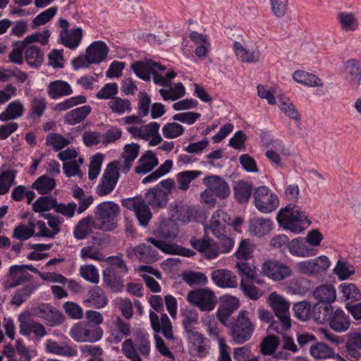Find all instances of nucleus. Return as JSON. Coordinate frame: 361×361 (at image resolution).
<instances>
[{
    "instance_id": "obj_1",
    "label": "nucleus",
    "mask_w": 361,
    "mask_h": 361,
    "mask_svg": "<svg viewBox=\"0 0 361 361\" xmlns=\"http://www.w3.org/2000/svg\"><path fill=\"white\" fill-rule=\"evenodd\" d=\"M108 266L102 271L104 286L114 293H118L124 287L123 277L128 273V267L123 258V254L105 258Z\"/></svg>"
},
{
    "instance_id": "obj_21",
    "label": "nucleus",
    "mask_w": 361,
    "mask_h": 361,
    "mask_svg": "<svg viewBox=\"0 0 361 361\" xmlns=\"http://www.w3.org/2000/svg\"><path fill=\"white\" fill-rule=\"evenodd\" d=\"M235 267L240 281H252L257 284L264 283L263 280L257 277V267L254 264L246 260H240L236 262Z\"/></svg>"
},
{
    "instance_id": "obj_50",
    "label": "nucleus",
    "mask_w": 361,
    "mask_h": 361,
    "mask_svg": "<svg viewBox=\"0 0 361 361\" xmlns=\"http://www.w3.org/2000/svg\"><path fill=\"white\" fill-rule=\"evenodd\" d=\"M310 354L317 360L331 358L335 353L331 348L324 343H317L310 348Z\"/></svg>"
},
{
    "instance_id": "obj_13",
    "label": "nucleus",
    "mask_w": 361,
    "mask_h": 361,
    "mask_svg": "<svg viewBox=\"0 0 361 361\" xmlns=\"http://www.w3.org/2000/svg\"><path fill=\"white\" fill-rule=\"evenodd\" d=\"M151 326L155 333H161L169 341H174L173 326L170 319L166 314H161V317L153 311L149 312Z\"/></svg>"
},
{
    "instance_id": "obj_43",
    "label": "nucleus",
    "mask_w": 361,
    "mask_h": 361,
    "mask_svg": "<svg viewBox=\"0 0 361 361\" xmlns=\"http://www.w3.org/2000/svg\"><path fill=\"white\" fill-rule=\"evenodd\" d=\"M85 302L92 303L93 307L100 309L105 307L108 303V298L104 290L99 286H94L88 292V298Z\"/></svg>"
},
{
    "instance_id": "obj_4",
    "label": "nucleus",
    "mask_w": 361,
    "mask_h": 361,
    "mask_svg": "<svg viewBox=\"0 0 361 361\" xmlns=\"http://www.w3.org/2000/svg\"><path fill=\"white\" fill-rule=\"evenodd\" d=\"M276 219L280 227L285 230H290L294 233H300L304 231V228L301 226V224L304 221L307 225L311 224L307 216L295 204H288L281 209Z\"/></svg>"
},
{
    "instance_id": "obj_53",
    "label": "nucleus",
    "mask_w": 361,
    "mask_h": 361,
    "mask_svg": "<svg viewBox=\"0 0 361 361\" xmlns=\"http://www.w3.org/2000/svg\"><path fill=\"white\" fill-rule=\"evenodd\" d=\"M47 107L46 100L43 97H35L32 99L28 118L30 119L41 117Z\"/></svg>"
},
{
    "instance_id": "obj_5",
    "label": "nucleus",
    "mask_w": 361,
    "mask_h": 361,
    "mask_svg": "<svg viewBox=\"0 0 361 361\" xmlns=\"http://www.w3.org/2000/svg\"><path fill=\"white\" fill-rule=\"evenodd\" d=\"M255 325L248 317L245 310H241L230 324V335L236 344L248 341L254 332Z\"/></svg>"
},
{
    "instance_id": "obj_44",
    "label": "nucleus",
    "mask_w": 361,
    "mask_h": 361,
    "mask_svg": "<svg viewBox=\"0 0 361 361\" xmlns=\"http://www.w3.org/2000/svg\"><path fill=\"white\" fill-rule=\"evenodd\" d=\"M46 349L49 353L68 357L73 356L77 353V351L67 343L59 344L51 340L47 341Z\"/></svg>"
},
{
    "instance_id": "obj_6",
    "label": "nucleus",
    "mask_w": 361,
    "mask_h": 361,
    "mask_svg": "<svg viewBox=\"0 0 361 361\" xmlns=\"http://www.w3.org/2000/svg\"><path fill=\"white\" fill-rule=\"evenodd\" d=\"M120 213V207L118 204L106 201L99 204L95 209V216L99 221L102 231H111L117 226L116 218Z\"/></svg>"
},
{
    "instance_id": "obj_17",
    "label": "nucleus",
    "mask_w": 361,
    "mask_h": 361,
    "mask_svg": "<svg viewBox=\"0 0 361 361\" xmlns=\"http://www.w3.org/2000/svg\"><path fill=\"white\" fill-rule=\"evenodd\" d=\"M264 275L275 281H280L291 274L290 269L286 264L276 261H267L262 267Z\"/></svg>"
},
{
    "instance_id": "obj_47",
    "label": "nucleus",
    "mask_w": 361,
    "mask_h": 361,
    "mask_svg": "<svg viewBox=\"0 0 361 361\" xmlns=\"http://www.w3.org/2000/svg\"><path fill=\"white\" fill-rule=\"evenodd\" d=\"M345 68L351 85L357 87L361 81V67L359 62L355 59H350L346 61Z\"/></svg>"
},
{
    "instance_id": "obj_20",
    "label": "nucleus",
    "mask_w": 361,
    "mask_h": 361,
    "mask_svg": "<svg viewBox=\"0 0 361 361\" xmlns=\"http://www.w3.org/2000/svg\"><path fill=\"white\" fill-rule=\"evenodd\" d=\"M183 317L182 325L188 337L192 339V337H197L201 340V334L197 332L194 327L198 322V314L194 309H185L181 312Z\"/></svg>"
},
{
    "instance_id": "obj_29",
    "label": "nucleus",
    "mask_w": 361,
    "mask_h": 361,
    "mask_svg": "<svg viewBox=\"0 0 361 361\" xmlns=\"http://www.w3.org/2000/svg\"><path fill=\"white\" fill-rule=\"evenodd\" d=\"M49 96L54 99L72 94L71 85L66 81L58 80L50 82L47 87Z\"/></svg>"
},
{
    "instance_id": "obj_33",
    "label": "nucleus",
    "mask_w": 361,
    "mask_h": 361,
    "mask_svg": "<svg viewBox=\"0 0 361 361\" xmlns=\"http://www.w3.org/2000/svg\"><path fill=\"white\" fill-rule=\"evenodd\" d=\"M313 297L318 302L331 304L336 298V289L331 284L321 285L313 291Z\"/></svg>"
},
{
    "instance_id": "obj_52",
    "label": "nucleus",
    "mask_w": 361,
    "mask_h": 361,
    "mask_svg": "<svg viewBox=\"0 0 361 361\" xmlns=\"http://www.w3.org/2000/svg\"><path fill=\"white\" fill-rule=\"evenodd\" d=\"M312 307L307 301L296 302L293 307L295 317L301 320L307 321L312 317Z\"/></svg>"
},
{
    "instance_id": "obj_58",
    "label": "nucleus",
    "mask_w": 361,
    "mask_h": 361,
    "mask_svg": "<svg viewBox=\"0 0 361 361\" xmlns=\"http://www.w3.org/2000/svg\"><path fill=\"white\" fill-rule=\"evenodd\" d=\"M138 207V210L135 209V216L139 221L140 225L143 227H146L152 217V214L150 211L149 206L143 199L142 200L141 203H140Z\"/></svg>"
},
{
    "instance_id": "obj_8",
    "label": "nucleus",
    "mask_w": 361,
    "mask_h": 361,
    "mask_svg": "<svg viewBox=\"0 0 361 361\" xmlns=\"http://www.w3.org/2000/svg\"><path fill=\"white\" fill-rule=\"evenodd\" d=\"M253 198L255 206L262 213L274 211L279 203L277 195L265 185L259 186L254 190Z\"/></svg>"
},
{
    "instance_id": "obj_2",
    "label": "nucleus",
    "mask_w": 361,
    "mask_h": 361,
    "mask_svg": "<svg viewBox=\"0 0 361 361\" xmlns=\"http://www.w3.org/2000/svg\"><path fill=\"white\" fill-rule=\"evenodd\" d=\"M131 68L138 78L145 81H149L152 75L154 82L163 87H169L171 80L176 76L173 71L163 76L161 73L166 69V66L151 59L135 61L131 65Z\"/></svg>"
},
{
    "instance_id": "obj_18",
    "label": "nucleus",
    "mask_w": 361,
    "mask_h": 361,
    "mask_svg": "<svg viewBox=\"0 0 361 361\" xmlns=\"http://www.w3.org/2000/svg\"><path fill=\"white\" fill-rule=\"evenodd\" d=\"M100 226L94 217L88 215L80 220L75 225L73 231V235L77 240L85 239L92 233L93 229L101 230Z\"/></svg>"
},
{
    "instance_id": "obj_36",
    "label": "nucleus",
    "mask_w": 361,
    "mask_h": 361,
    "mask_svg": "<svg viewBox=\"0 0 361 361\" xmlns=\"http://www.w3.org/2000/svg\"><path fill=\"white\" fill-rule=\"evenodd\" d=\"M25 59L30 67L37 68L44 62V53L39 47L28 46L25 51Z\"/></svg>"
},
{
    "instance_id": "obj_14",
    "label": "nucleus",
    "mask_w": 361,
    "mask_h": 361,
    "mask_svg": "<svg viewBox=\"0 0 361 361\" xmlns=\"http://www.w3.org/2000/svg\"><path fill=\"white\" fill-rule=\"evenodd\" d=\"M330 262L326 256L322 255L311 260L298 263L297 267L300 272L307 275H315L327 270Z\"/></svg>"
},
{
    "instance_id": "obj_3",
    "label": "nucleus",
    "mask_w": 361,
    "mask_h": 361,
    "mask_svg": "<svg viewBox=\"0 0 361 361\" xmlns=\"http://www.w3.org/2000/svg\"><path fill=\"white\" fill-rule=\"evenodd\" d=\"M269 303L277 318V320L273 321L270 324L269 329L283 334L291 327L289 302L282 296L274 292L269 297Z\"/></svg>"
},
{
    "instance_id": "obj_49",
    "label": "nucleus",
    "mask_w": 361,
    "mask_h": 361,
    "mask_svg": "<svg viewBox=\"0 0 361 361\" xmlns=\"http://www.w3.org/2000/svg\"><path fill=\"white\" fill-rule=\"evenodd\" d=\"M140 151L138 144H128L124 147V152L122 155L124 163V171L128 172L133 165V162L137 158Z\"/></svg>"
},
{
    "instance_id": "obj_35",
    "label": "nucleus",
    "mask_w": 361,
    "mask_h": 361,
    "mask_svg": "<svg viewBox=\"0 0 361 361\" xmlns=\"http://www.w3.org/2000/svg\"><path fill=\"white\" fill-rule=\"evenodd\" d=\"M306 240L302 238L293 239L289 243L288 250L291 255L298 257H310L314 255V250L307 247Z\"/></svg>"
},
{
    "instance_id": "obj_22",
    "label": "nucleus",
    "mask_w": 361,
    "mask_h": 361,
    "mask_svg": "<svg viewBox=\"0 0 361 361\" xmlns=\"http://www.w3.org/2000/svg\"><path fill=\"white\" fill-rule=\"evenodd\" d=\"M145 202L153 209L164 207L168 203V193L159 187L150 188L144 197Z\"/></svg>"
},
{
    "instance_id": "obj_41",
    "label": "nucleus",
    "mask_w": 361,
    "mask_h": 361,
    "mask_svg": "<svg viewBox=\"0 0 361 361\" xmlns=\"http://www.w3.org/2000/svg\"><path fill=\"white\" fill-rule=\"evenodd\" d=\"M293 78L297 82L309 87H322L324 85L319 78L303 71H296L293 73Z\"/></svg>"
},
{
    "instance_id": "obj_57",
    "label": "nucleus",
    "mask_w": 361,
    "mask_h": 361,
    "mask_svg": "<svg viewBox=\"0 0 361 361\" xmlns=\"http://www.w3.org/2000/svg\"><path fill=\"white\" fill-rule=\"evenodd\" d=\"M183 279L190 287L205 285L208 281L204 274L193 271L184 273Z\"/></svg>"
},
{
    "instance_id": "obj_63",
    "label": "nucleus",
    "mask_w": 361,
    "mask_h": 361,
    "mask_svg": "<svg viewBox=\"0 0 361 361\" xmlns=\"http://www.w3.org/2000/svg\"><path fill=\"white\" fill-rule=\"evenodd\" d=\"M162 133L165 137L175 139L183 134L184 128L176 122L167 123L163 126Z\"/></svg>"
},
{
    "instance_id": "obj_51",
    "label": "nucleus",
    "mask_w": 361,
    "mask_h": 361,
    "mask_svg": "<svg viewBox=\"0 0 361 361\" xmlns=\"http://www.w3.org/2000/svg\"><path fill=\"white\" fill-rule=\"evenodd\" d=\"M201 174L200 171H184L178 173L176 176L178 188L183 191L187 190L190 183Z\"/></svg>"
},
{
    "instance_id": "obj_15",
    "label": "nucleus",
    "mask_w": 361,
    "mask_h": 361,
    "mask_svg": "<svg viewBox=\"0 0 361 361\" xmlns=\"http://www.w3.org/2000/svg\"><path fill=\"white\" fill-rule=\"evenodd\" d=\"M126 255L130 259L137 257L140 261L145 263H152L159 259L157 251L145 243L128 247Z\"/></svg>"
},
{
    "instance_id": "obj_16",
    "label": "nucleus",
    "mask_w": 361,
    "mask_h": 361,
    "mask_svg": "<svg viewBox=\"0 0 361 361\" xmlns=\"http://www.w3.org/2000/svg\"><path fill=\"white\" fill-rule=\"evenodd\" d=\"M202 181L208 190L220 199L228 197L231 193L228 184L221 177L213 175L205 177Z\"/></svg>"
},
{
    "instance_id": "obj_30",
    "label": "nucleus",
    "mask_w": 361,
    "mask_h": 361,
    "mask_svg": "<svg viewBox=\"0 0 361 361\" xmlns=\"http://www.w3.org/2000/svg\"><path fill=\"white\" fill-rule=\"evenodd\" d=\"M272 228V221L269 219L255 218L250 221L249 231L257 237L268 234Z\"/></svg>"
},
{
    "instance_id": "obj_24",
    "label": "nucleus",
    "mask_w": 361,
    "mask_h": 361,
    "mask_svg": "<svg viewBox=\"0 0 361 361\" xmlns=\"http://www.w3.org/2000/svg\"><path fill=\"white\" fill-rule=\"evenodd\" d=\"M214 283L221 288H235L238 286L236 276L227 269H216L212 273Z\"/></svg>"
},
{
    "instance_id": "obj_11",
    "label": "nucleus",
    "mask_w": 361,
    "mask_h": 361,
    "mask_svg": "<svg viewBox=\"0 0 361 361\" xmlns=\"http://www.w3.org/2000/svg\"><path fill=\"white\" fill-rule=\"evenodd\" d=\"M137 343L134 344L132 339H126L122 344L123 353L132 361H142L137 350L143 356H148L150 353V344L148 337L145 335L139 336Z\"/></svg>"
},
{
    "instance_id": "obj_60",
    "label": "nucleus",
    "mask_w": 361,
    "mask_h": 361,
    "mask_svg": "<svg viewBox=\"0 0 361 361\" xmlns=\"http://www.w3.org/2000/svg\"><path fill=\"white\" fill-rule=\"evenodd\" d=\"M279 107L290 118L296 121L300 120L298 111L288 98L281 97L279 99Z\"/></svg>"
},
{
    "instance_id": "obj_12",
    "label": "nucleus",
    "mask_w": 361,
    "mask_h": 361,
    "mask_svg": "<svg viewBox=\"0 0 361 361\" xmlns=\"http://www.w3.org/2000/svg\"><path fill=\"white\" fill-rule=\"evenodd\" d=\"M20 322V334L23 336H28L33 333L36 337L42 338L47 334L44 326L39 323L30 319V312L28 311L21 313L18 316Z\"/></svg>"
},
{
    "instance_id": "obj_9",
    "label": "nucleus",
    "mask_w": 361,
    "mask_h": 361,
    "mask_svg": "<svg viewBox=\"0 0 361 361\" xmlns=\"http://www.w3.org/2000/svg\"><path fill=\"white\" fill-rule=\"evenodd\" d=\"M70 335L77 342L94 343L102 338L103 330L98 326L78 322L72 327Z\"/></svg>"
},
{
    "instance_id": "obj_45",
    "label": "nucleus",
    "mask_w": 361,
    "mask_h": 361,
    "mask_svg": "<svg viewBox=\"0 0 361 361\" xmlns=\"http://www.w3.org/2000/svg\"><path fill=\"white\" fill-rule=\"evenodd\" d=\"M56 204L57 200L55 197L52 195L41 196L32 204V209L38 213H42L51 209L55 211Z\"/></svg>"
},
{
    "instance_id": "obj_31",
    "label": "nucleus",
    "mask_w": 361,
    "mask_h": 361,
    "mask_svg": "<svg viewBox=\"0 0 361 361\" xmlns=\"http://www.w3.org/2000/svg\"><path fill=\"white\" fill-rule=\"evenodd\" d=\"M91 111L92 108L89 105L75 108L66 114L64 122L71 126L76 125L84 121Z\"/></svg>"
},
{
    "instance_id": "obj_64",
    "label": "nucleus",
    "mask_w": 361,
    "mask_h": 361,
    "mask_svg": "<svg viewBox=\"0 0 361 361\" xmlns=\"http://www.w3.org/2000/svg\"><path fill=\"white\" fill-rule=\"evenodd\" d=\"M13 49L8 55L9 61L16 64L21 65L23 63V52L26 49V46L22 41H16L13 42Z\"/></svg>"
},
{
    "instance_id": "obj_61",
    "label": "nucleus",
    "mask_w": 361,
    "mask_h": 361,
    "mask_svg": "<svg viewBox=\"0 0 361 361\" xmlns=\"http://www.w3.org/2000/svg\"><path fill=\"white\" fill-rule=\"evenodd\" d=\"M80 274L86 281L92 283H98L99 275L97 269L92 264L82 265L80 267Z\"/></svg>"
},
{
    "instance_id": "obj_37",
    "label": "nucleus",
    "mask_w": 361,
    "mask_h": 361,
    "mask_svg": "<svg viewBox=\"0 0 361 361\" xmlns=\"http://www.w3.org/2000/svg\"><path fill=\"white\" fill-rule=\"evenodd\" d=\"M347 336L345 348L348 353L355 358L359 357L360 353L357 349H361V329L350 331Z\"/></svg>"
},
{
    "instance_id": "obj_42",
    "label": "nucleus",
    "mask_w": 361,
    "mask_h": 361,
    "mask_svg": "<svg viewBox=\"0 0 361 361\" xmlns=\"http://www.w3.org/2000/svg\"><path fill=\"white\" fill-rule=\"evenodd\" d=\"M235 198L239 203H247L252 192V185L244 180L238 181L233 187Z\"/></svg>"
},
{
    "instance_id": "obj_46",
    "label": "nucleus",
    "mask_w": 361,
    "mask_h": 361,
    "mask_svg": "<svg viewBox=\"0 0 361 361\" xmlns=\"http://www.w3.org/2000/svg\"><path fill=\"white\" fill-rule=\"evenodd\" d=\"M177 219L183 223H188L197 218V211L192 206L180 203L175 207Z\"/></svg>"
},
{
    "instance_id": "obj_38",
    "label": "nucleus",
    "mask_w": 361,
    "mask_h": 361,
    "mask_svg": "<svg viewBox=\"0 0 361 361\" xmlns=\"http://www.w3.org/2000/svg\"><path fill=\"white\" fill-rule=\"evenodd\" d=\"M37 285L34 283H30L24 287L18 289L10 301V305L20 307L25 302L31 295L32 293L37 289Z\"/></svg>"
},
{
    "instance_id": "obj_23",
    "label": "nucleus",
    "mask_w": 361,
    "mask_h": 361,
    "mask_svg": "<svg viewBox=\"0 0 361 361\" xmlns=\"http://www.w3.org/2000/svg\"><path fill=\"white\" fill-rule=\"evenodd\" d=\"M109 48L102 41L94 42L86 49V56L88 63H99L107 56Z\"/></svg>"
},
{
    "instance_id": "obj_28",
    "label": "nucleus",
    "mask_w": 361,
    "mask_h": 361,
    "mask_svg": "<svg viewBox=\"0 0 361 361\" xmlns=\"http://www.w3.org/2000/svg\"><path fill=\"white\" fill-rule=\"evenodd\" d=\"M333 312L331 304L317 302L312 308V318L319 324L329 322Z\"/></svg>"
},
{
    "instance_id": "obj_27",
    "label": "nucleus",
    "mask_w": 361,
    "mask_h": 361,
    "mask_svg": "<svg viewBox=\"0 0 361 361\" xmlns=\"http://www.w3.org/2000/svg\"><path fill=\"white\" fill-rule=\"evenodd\" d=\"M139 162L140 165L135 168V172L137 174L150 172L159 164L157 157L152 150L146 151L140 158Z\"/></svg>"
},
{
    "instance_id": "obj_10",
    "label": "nucleus",
    "mask_w": 361,
    "mask_h": 361,
    "mask_svg": "<svg viewBox=\"0 0 361 361\" xmlns=\"http://www.w3.org/2000/svg\"><path fill=\"white\" fill-rule=\"evenodd\" d=\"M118 166L119 163L116 161L107 165L96 189V192L99 196L106 195L114 189L120 176Z\"/></svg>"
},
{
    "instance_id": "obj_26",
    "label": "nucleus",
    "mask_w": 361,
    "mask_h": 361,
    "mask_svg": "<svg viewBox=\"0 0 361 361\" xmlns=\"http://www.w3.org/2000/svg\"><path fill=\"white\" fill-rule=\"evenodd\" d=\"M329 324L331 329L337 332L345 331L350 327V320L349 317L341 309H336L333 312Z\"/></svg>"
},
{
    "instance_id": "obj_34",
    "label": "nucleus",
    "mask_w": 361,
    "mask_h": 361,
    "mask_svg": "<svg viewBox=\"0 0 361 361\" xmlns=\"http://www.w3.org/2000/svg\"><path fill=\"white\" fill-rule=\"evenodd\" d=\"M227 214L222 209H218L212 215L209 228L214 235L220 238L224 232Z\"/></svg>"
},
{
    "instance_id": "obj_62",
    "label": "nucleus",
    "mask_w": 361,
    "mask_h": 361,
    "mask_svg": "<svg viewBox=\"0 0 361 361\" xmlns=\"http://www.w3.org/2000/svg\"><path fill=\"white\" fill-rule=\"evenodd\" d=\"M339 288L345 300H350V302H353L361 298V293L353 283H342L340 285Z\"/></svg>"
},
{
    "instance_id": "obj_7",
    "label": "nucleus",
    "mask_w": 361,
    "mask_h": 361,
    "mask_svg": "<svg viewBox=\"0 0 361 361\" xmlns=\"http://www.w3.org/2000/svg\"><path fill=\"white\" fill-rule=\"evenodd\" d=\"M186 298L189 303L198 307L202 312L213 310L217 304V298L214 293L206 288H197L189 291Z\"/></svg>"
},
{
    "instance_id": "obj_40",
    "label": "nucleus",
    "mask_w": 361,
    "mask_h": 361,
    "mask_svg": "<svg viewBox=\"0 0 361 361\" xmlns=\"http://www.w3.org/2000/svg\"><path fill=\"white\" fill-rule=\"evenodd\" d=\"M82 36V30L80 27L73 29L71 33L66 31H61L60 33L61 44L71 49L79 45Z\"/></svg>"
},
{
    "instance_id": "obj_59",
    "label": "nucleus",
    "mask_w": 361,
    "mask_h": 361,
    "mask_svg": "<svg viewBox=\"0 0 361 361\" xmlns=\"http://www.w3.org/2000/svg\"><path fill=\"white\" fill-rule=\"evenodd\" d=\"M87 102L86 97L83 95H78L70 97L65 101L58 103L54 107V111H64L78 104H85Z\"/></svg>"
},
{
    "instance_id": "obj_32",
    "label": "nucleus",
    "mask_w": 361,
    "mask_h": 361,
    "mask_svg": "<svg viewBox=\"0 0 361 361\" xmlns=\"http://www.w3.org/2000/svg\"><path fill=\"white\" fill-rule=\"evenodd\" d=\"M24 111L25 107L22 102L16 99L9 103L6 109L0 114V121H8L16 119L23 116Z\"/></svg>"
},
{
    "instance_id": "obj_48",
    "label": "nucleus",
    "mask_w": 361,
    "mask_h": 361,
    "mask_svg": "<svg viewBox=\"0 0 361 361\" xmlns=\"http://www.w3.org/2000/svg\"><path fill=\"white\" fill-rule=\"evenodd\" d=\"M56 186V180L46 175L39 177L32 184V188L35 189L41 195L49 194Z\"/></svg>"
},
{
    "instance_id": "obj_25",
    "label": "nucleus",
    "mask_w": 361,
    "mask_h": 361,
    "mask_svg": "<svg viewBox=\"0 0 361 361\" xmlns=\"http://www.w3.org/2000/svg\"><path fill=\"white\" fill-rule=\"evenodd\" d=\"M37 311L39 317L42 318L50 326H55L63 322L64 317L63 314L51 306L47 304H42Z\"/></svg>"
},
{
    "instance_id": "obj_54",
    "label": "nucleus",
    "mask_w": 361,
    "mask_h": 361,
    "mask_svg": "<svg viewBox=\"0 0 361 361\" xmlns=\"http://www.w3.org/2000/svg\"><path fill=\"white\" fill-rule=\"evenodd\" d=\"M338 18L343 30L345 31H355L357 29V20L352 13H340L338 15Z\"/></svg>"
},
{
    "instance_id": "obj_39",
    "label": "nucleus",
    "mask_w": 361,
    "mask_h": 361,
    "mask_svg": "<svg viewBox=\"0 0 361 361\" xmlns=\"http://www.w3.org/2000/svg\"><path fill=\"white\" fill-rule=\"evenodd\" d=\"M233 49L235 56L243 62L255 63L259 61L261 54L257 49L250 52L238 42H234Z\"/></svg>"
},
{
    "instance_id": "obj_56",
    "label": "nucleus",
    "mask_w": 361,
    "mask_h": 361,
    "mask_svg": "<svg viewBox=\"0 0 361 361\" xmlns=\"http://www.w3.org/2000/svg\"><path fill=\"white\" fill-rule=\"evenodd\" d=\"M254 283H256L252 281H240V287L245 296L250 300H257L263 295V292Z\"/></svg>"
},
{
    "instance_id": "obj_19",
    "label": "nucleus",
    "mask_w": 361,
    "mask_h": 361,
    "mask_svg": "<svg viewBox=\"0 0 361 361\" xmlns=\"http://www.w3.org/2000/svg\"><path fill=\"white\" fill-rule=\"evenodd\" d=\"M131 335L130 324L124 322L119 316L112 319V324L110 329L111 338L115 343H120L124 338Z\"/></svg>"
},
{
    "instance_id": "obj_55",
    "label": "nucleus",
    "mask_w": 361,
    "mask_h": 361,
    "mask_svg": "<svg viewBox=\"0 0 361 361\" xmlns=\"http://www.w3.org/2000/svg\"><path fill=\"white\" fill-rule=\"evenodd\" d=\"M108 106L112 112L117 114H122L126 111L130 112L131 111L130 102L127 99H123L118 97L113 98V99L108 103Z\"/></svg>"
}]
</instances>
